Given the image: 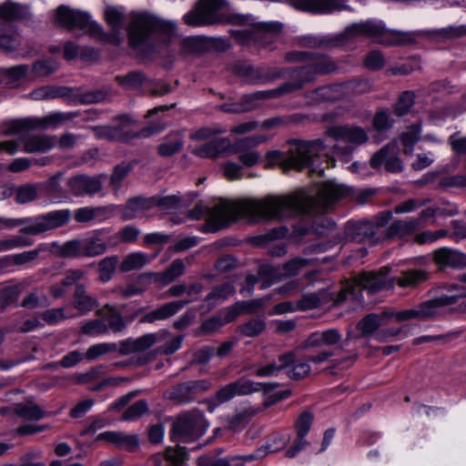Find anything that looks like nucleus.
<instances>
[{"mask_svg":"<svg viewBox=\"0 0 466 466\" xmlns=\"http://www.w3.org/2000/svg\"><path fill=\"white\" fill-rule=\"evenodd\" d=\"M188 453L186 447L177 444L175 447L165 449V459L170 466H182L188 460Z\"/></svg>","mask_w":466,"mask_h":466,"instance_id":"nucleus-55","label":"nucleus"},{"mask_svg":"<svg viewBox=\"0 0 466 466\" xmlns=\"http://www.w3.org/2000/svg\"><path fill=\"white\" fill-rule=\"evenodd\" d=\"M114 80L120 87L127 91H137L144 86L147 87L153 85V79L140 70L130 71L126 75H117Z\"/></svg>","mask_w":466,"mask_h":466,"instance_id":"nucleus-29","label":"nucleus"},{"mask_svg":"<svg viewBox=\"0 0 466 466\" xmlns=\"http://www.w3.org/2000/svg\"><path fill=\"white\" fill-rule=\"evenodd\" d=\"M348 42H350V34H347V27L343 32L335 35H327L321 38L307 35L299 39V45L308 48L337 47Z\"/></svg>","mask_w":466,"mask_h":466,"instance_id":"nucleus-26","label":"nucleus"},{"mask_svg":"<svg viewBox=\"0 0 466 466\" xmlns=\"http://www.w3.org/2000/svg\"><path fill=\"white\" fill-rule=\"evenodd\" d=\"M415 94L413 91H404L399 96L393 107V113L398 116L407 115L410 107L414 105Z\"/></svg>","mask_w":466,"mask_h":466,"instance_id":"nucleus-60","label":"nucleus"},{"mask_svg":"<svg viewBox=\"0 0 466 466\" xmlns=\"http://www.w3.org/2000/svg\"><path fill=\"white\" fill-rule=\"evenodd\" d=\"M63 177L64 174L62 172H58L45 181L41 185L45 194L56 198L64 197L65 191L61 186V180Z\"/></svg>","mask_w":466,"mask_h":466,"instance_id":"nucleus-54","label":"nucleus"},{"mask_svg":"<svg viewBox=\"0 0 466 466\" xmlns=\"http://www.w3.org/2000/svg\"><path fill=\"white\" fill-rule=\"evenodd\" d=\"M184 271L185 264L183 260L179 258L173 260L170 266L163 273H160L161 285L167 286L170 284L183 275Z\"/></svg>","mask_w":466,"mask_h":466,"instance_id":"nucleus-56","label":"nucleus"},{"mask_svg":"<svg viewBox=\"0 0 466 466\" xmlns=\"http://www.w3.org/2000/svg\"><path fill=\"white\" fill-rule=\"evenodd\" d=\"M135 162L127 163L125 161H122L121 163L115 166L110 176V185L115 188H118L121 182L133 170Z\"/></svg>","mask_w":466,"mask_h":466,"instance_id":"nucleus-58","label":"nucleus"},{"mask_svg":"<svg viewBox=\"0 0 466 466\" xmlns=\"http://www.w3.org/2000/svg\"><path fill=\"white\" fill-rule=\"evenodd\" d=\"M29 73V66L17 65L0 69V83L8 86H14Z\"/></svg>","mask_w":466,"mask_h":466,"instance_id":"nucleus-36","label":"nucleus"},{"mask_svg":"<svg viewBox=\"0 0 466 466\" xmlns=\"http://www.w3.org/2000/svg\"><path fill=\"white\" fill-rule=\"evenodd\" d=\"M208 421L203 411L193 409L175 417L172 421L169 436L173 442L192 441L204 435Z\"/></svg>","mask_w":466,"mask_h":466,"instance_id":"nucleus-9","label":"nucleus"},{"mask_svg":"<svg viewBox=\"0 0 466 466\" xmlns=\"http://www.w3.org/2000/svg\"><path fill=\"white\" fill-rule=\"evenodd\" d=\"M105 309H107L108 312L107 327L111 329L114 332H121L122 330H124L126 329V320L123 317L121 310L109 304H106L105 306Z\"/></svg>","mask_w":466,"mask_h":466,"instance_id":"nucleus-62","label":"nucleus"},{"mask_svg":"<svg viewBox=\"0 0 466 466\" xmlns=\"http://www.w3.org/2000/svg\"><path fill=\"white\" fill-rule=\"evenodd\" d=\"M69 209H60L48 212L46 214L33 218H22L15 219H5V226L14 228L25 225L19 232L23 235L36 236L44 232L53 230L66 226L71 218Z\"/></svg>","mask_w":466,"mask_h":466,"instance_id":"nucleus-8","label":"nucleus"},{"mask_svg":"<svg viewBox=\"0 0 466 466\" xmlns=\"http://www.w3.org/2000/svg\"><path fill=\"white\" fill-rule=\"evenodd\" d=\"M55 144V137L49 136H32L24 144V149L27 153L49 151Z\"/></svg>","mask_w":466,"mask_h":466,"instance_id":"nucleus-42","label":"nucleus"},{"mask_svg":"<svg viewBox=\"0 0 466 466\" xmlns=\"http://www.w3.org/2000/svg\"><path fill=\"white\" fill-rule=\"evenodd\" d=\"M342 84H329L314 88L311 96L320 102H334L341 96Z\"/></svg>","mask_w":466,"mask_h":466,"instance_id":"nucleus-44","label":"nucleus"},{"mask_svg":"<svg viewBox=\"0 0 466 466\" xmlns=\"http://www.w3.org/2000/svg\"><path fill=\"white\" fill-rule=\"evenodd\" d=\"M347 0H288L290 6L300 12L310 14H331L348 9Z\"/></svg>","mask_w":466,"mask_h":466,"instance_id":"nucleus-16","label":"nucleus"},{"mask_svg":"<svg viewBox=\"0 0 466 466\" xmlns=\"http://www.w3.org/2000/svg\"><path fill=\"white\" fill-rule=\"evenodd\" d=\"M228 309H220L216 315L202 321L199 327V335H212L216 333L219 329L224 327L226 324L231 323L232 321L227 320Z\"/></svg>","mask_w":466,"mask_h":466,"instance_id":"nucleus-37","label":"nucleus"},{"mask_svg":"<svg viewBox=\"0 0 466 466\" xmlns=\"http://www.w3.org/2000/svg\"><path fill=\"white\" fill-rule=\"evenodd\" d=\"M255 415L254 410H244L228 419V428L232 431H242Z\"/></svg>","mask_w":466,"mask_h":466,"instance_id":"nucleus-63","label":"nucleus"},{"mask_svg":"<svg viewBox=\"0 0 466 466\" xmlns=\"http://www.w3.org/2000/svg\"><path fill=\"white\" fill-rule=\"evenodd\" d=\"M459 294L455 295H441L439 297L432 298L427 300L428 308L431 311H432V320L438 319L441 316L440 309L447 306L453 305L458 302Z\"/></svg>","mask_w":466,"mask_h":466,"instance_id":"nucleus-47","label":"nucleus"},{"mask_svg":"<svg viewBox=\"0 0 466 466\" xmlns=\"http://www.w3.org/2000/svg\"><path fill=\"white\" fill-rule=\"evenodd\" d=\"M21 45L19 34L10 27L8 32L0 30V50L5 54L16 51Z\"/></svg>","mask_w":466,"mask_h":466,"instance_id":"nucleus-50","label":"nucleus"},{"mask_svg":"<svg viewBox=\"0 0 466 466\" xmlns=\"http://www.w3.org/2000/svg\"><path fill=\"white\" fill-rule=\"evenodd\" d=\"M391 318H394L397 322L410 319H418L420 321L432 320V311L429 309L427 300H425L413 309L389 312V319Z\"/></svg>","mask_w":466,"mask_h":466,"instance_id":"nucleus-33","label":"nucleus"},{"mask_svg":"<svg viewBox=\"0 0 466 466\" xmlns=\"http://www.w3.org/2000/svg\"><path fill=\"white\" fill-rule=\"evenodd\" d=\"M56 20L57 22L68 29H87L89 28L94 21H91V17L87 12L71 9L66 5H60L56 9Z\"/></svg>","mask_w":466,"mask_h":466,"instance_id":"nucleus-19","label":"nucleus"},{"mask_svg":"<svg viewBox=\"0 0 466 466\" xmlns=\"http://www.w3.org/2000/svg\"><path fill=\"white\" fill-rule=\"evenodd\" d=\"M57 69L58 63L54 59H42L33 63L31 71L35 76H47Z\"/></svg>","mask_w":466,"mask_h":466,"instance_id":"nucleus-64","label":"nucleus"},{"mask_svg":"<svg viewBox=\"0 0 466 466\" xmlns=\"http://www.w3.org/2000/svg\"><path fill=\"white\" fill-rule=\"evenodd\" d=\"M25 287L23 284L18 283L15 285L5 286L0 289V308L1 310H5L10 305L15 303L23 292Z\"/></svg>","mask_w":466,"mask_h":466,"instance_id":"nucleus-46","label":"nucleus"},{"mask_svg":"<svg viewBox=\"0 0 466 466\" xmlns=\"http://www.w3.org/2000/svg\"><path fill=\"white\" fill-rule=\"evenodd\" d=\"M149 411L148 403L146 400H139L129 406L122 414V420L134 421L140 419Z\"/></svg>","mask_w":466,"mask_h":466,"instance_id":"nucleus-57","label":"nucleus"},{"mask_svg":"<svg viewBox=\"0 0 466 466\" xmlns=\"http://www.w3.org/2000/svg\"><path fill=\"white\" fill-rule=\"evenodd\" d=\"M101 177H106V175L101 174L97 177L76 175L70 177L66 184L75 197L93 196L102 190Z\"/></svg>","mask_w":466,"mask_h":466,"instance_id":"nucleus-18","label":"nucleus"},{"mask_svg":"<svg viewBox=\"0 0 466 466\" xmlns=\"http://www.w3.org/2000/svg\"><path fill=\"white\" fill-rule=\"evenodd\" d=\"M289 144L295 146L296 152L291 151L289 156L283 157V152L279 150H271L267 152L266 158L268 162L280 160V166L284 171L295 169L299 172L309 167V175L317 174L319 177H324L325 167L321 163L325 161L327 167L334 166L335 159L327 154H320L326 148L324 140L317 138L313 140L291 139Z\"/></svg>","mask_w":466,"mask_h":466,"instance_id":"nucleus-3","label":"nucleus"},{"mask_svg":"<svg viewBox=\"0 0 466 466\" xmlns=\"http://www.w3.org/2000/svg\"><path fill=\"white\" fill-rule=\"evenodd\" d=\"M267 140L268 137L264 135H255L238 139L234 144H231L230 153L246 151L266 142Z\"/></svg>","mask_w":466,"mask_h":466,"instance_id":"nucleus-53","label":"nucleus"},{"mask_svg":"<svg viewBox=\"0 0 466 466\" xmlns=\"http://www.w3.org/2000/svg\"><path fill=\"white\" fill-rule=\"evenodd\" d=\"M211 387L212 382L207 379L187 380L172 385L166 390L165 398L177 405H185L194 402Z\"/></svg>","mask_w":466,"mask_h":466,"instance_id":"nucleus-12","label":"nucleus"},{"mask_svg":"<svg viewBox=\"0 0 466 466\" xmlns=\"http://www.w3.org/2000/svg\"><path fill=\"white\" fill-rule=\"evenodd\" d=\"M282 30L283 24L280 22H259L254 24L250 29L231 31V35L242 45L254 42L266 46L270 45Z\"/></svg>","mask_w":466,"mask_h":466,"instance_id":"nucleus-11","label":"nucleus"},{"mask_svg":"<svg viewBox=\"0 0 466 466\" xmlns=\"http://www.w3.org/2000/svg\"><path fill=\"white\" fill-rule=\"evenodd\" d=\"M148 262L147 255L143 252H132L124 258L119 265V269L121 272H129L140 269Z\"/></svg>","mask_w":466,"mask_h":466,"instance_id":"nucleus-48","label":"nucleus"},{"mask_svg":"<svg viewBox=\"0 0 466 466\" xmlns=\"http://www.w3.org/2000/svg\"><path fill=\"white\" fill-rule=\"evenodd\" d=\"M226 0H198L194 7L183 16L187 25L198 27L216 25L222 22L228 24L245 25L250 23V15H230L228 16L218 15L224 8Z\"/></svg>","mask_w":466,"mask_h":466,"instance_id":"nucleus-5","label":"nucleus"},{"mask_svg":"<svg viewBox=\"0 0 466 466\" xmlns=\"http://www.w3.org/2000/svg\"><path fill=\"white\" fill-rule=\"evenodd\" d=\"M117 264L118 256L116 255L106 257L103 259H101L97 265L99 272V281L103 283L108 282L112 279Z\"/></svg>","mask_w":466,"mask_h":466,"instance_id":"nucleus-52","label":"nucleus"},{"mask_svg":"<svg viewBox=\"0 0 466 466\" xmlns=\"http://www.w3.org/2000/svg\"><path fill=\"white\" fill-rule=\"evenodd\" d=\"M433 260L440 270L447 268L461 269L466 268V254L450 248H441L433 252Z\"/></svg>","mask_w":466,"mask_h":466,"instance_id":"nucleus-21","label":"nucleus"},{"mask_svg":"<svg viewBox=\"0 0 466 466\" xmlns=\"http://www.w3.org/2000/svg\"><path fill=\"white\" fill-rule=\"evenodd\" d=\"M231 142L228 137L212 139L192 150V153L202 158L216 159L221 155L230 153Z\"/></svg>","mask_w":466,"mask_h":466,"instance_id":"nucleus-27","label":"nucleus"},{"mask_svg":"<svg viewBox=\"0 0 466 466\" xmlns=\"http://www.w3.org/2000/svg\"><path fill=\"white\" fill-rule=\"evenodd\" d=\"M191 299H180L167 302L157 309L144 314L139 319V323H154L157 320H165L176 315L186 305L189 304Z\"/></svg>","mask_w":466,"mask_h":466,"instance_id":"nucleus-24","label":"nucleus"},{"mask_svg":"<svg viewBox=\"0 0 466 466\" xmlns=\"http://www.w3.org/2000/svg\"><path fill=\"white\" fill-rule=\"evenodd\" d=\"M299 208V200L292 197H268L262 200H247L241 203L220 204L214 207L210 218L201 226L203 233H215L227 228V218L241 216L254 222L262 219H283L295 214Z\"/></svg>","mask_w":466,"mask_h":466,"instance_id":"nucleus-1","label":"nucleus"},{"mask_svg":"<svg viewBox=\"0 0 466 466\" xmlns=\"http://www.w3.org/2000/svg\"><path fill=\"white\" fill-rule=\"evenodd\" d=\"M76 113H54L41 119H15L7 123L5 135H18L25 131L33 130L36 127L47 128L49 127H56L64 120L72 119L76 116Z\"/></svg>","mask_w":466,"mask_h":466,"instance_id":"nucleus-13","label":"nucleus"},{"mask_svg":"<svg viewBox=\"0 0 466 466\" xmlns=\"http://www.w3.org/2000/svg\"><path fill=\"white\" fill-rule=\"evenodd\" d=\"M236 292L235 287L230 282H224L212 289V290L204 298V302L199 307V310H203L204 313L210 312L214 309L218 303L217 299L227 300L230 296Z\"/></svg>","mask_w":466,"mask_h":466,"instance_id":"nucleus-31","label":"nucleus"},{"mask_svg":"<svg viewBox=\"0 0 466 466\" xmlns=\"http://www.w3.org/2000/svg\"><path fill=\"white\" fill-rule=\"evenodd\" d=\"M73 307L81 314H87L99 307L98 300L90 296L83 283H77L75 287L73 294Z\"/></svg>","mask_w":466,"mask_h":466,"instance_id":"nucleus-32","label":"nucleus"},{"mask_svg":"<svg viewBox=\"0 0 466 466\" xmlns=\"http://www.w3.org/2000/svg\"><path fill=\"white\" fill-rule=\"evenodd\" d=\"M152 200L150 198L137 196L127 200L124 207L121 208V219L128 221L136 218L137 212L152 208Z\"/></svg>","mask_w":466,"mask_h":466,"instance_id":"nucleus-34","label":"nucleus"},{"mask_svg":"<svg viewBox=\"0 0 466 466\" xmlns=\"http://www.w3.org/2000/svg\"><path fill=\"white\" fill-rule=\"evenodd\" d=\"M347 34H350V41L359 37L374 38L382 46H397V31L387 29L381 21L367 20L352 23L347 26Z\"/></svg>","mask_w":466,"mask_h":466,"instance_id":"nucleus-10","label":"nucleus"},{"mask_svg":"<svg viewBox=\"0 0 466 466\" xmlns=\"http://www.w3.org/2000/svg\"><path fill=\"white\" fill-rule=\"evenodd\" d=\"M271 298V295H266L262 298L250 300H238L234 304L226 307L228 309V316L226 319L228 321H234L242 313H255L257 310L264 308Z\"/></svg>","mask_w":466,"mask_h":466,"instance_id":"nucleus-25","label":"nucleus"},{"mask_svg":"<svg viewBox=\"0 0 466 466\" xmlns=\"http://www.w3.org/2000/svg\"><path fill=\"white\" fill-rule=\"evenodd\" d=\"M266 321L260 318H251L247 322L238 326L237 329L244 337L255 338L266 329Z\"/></svg>","mask_w":466,"mask_h":466,"instance_id":"nucleus-51","label":"nucleus"},{"mask_svg":"<svg viewBox=\"0 0 466 466\" xmlns=\"http://www.w3.org/2000/svg\"><path fill=\"white\" fill-rule=\"evenodd\" d=\"M376 234L374 224L368 219L350 220L345 224L344 235L347 240L361 243Z\"/></svg>","mask_w":466,"mask_h":466,"instance_id":"nucleus-22","label":"nucleus"},{"mask_svg":"<svg viewBox=\"0 0 466 466\" xmlns=\"http://www.w3.org/2000/svg\"><path fill=\"white\" fill-rule=\"evenodd\" d=\"M360 285L370 294H375L382 289H388L387 276L372 272L364 273L360 277Z\"/></svg>","mask_w":466,"mask_h":466,"instance_id":"nucleus-43","label":"nucleus"},{"mask_svg":"<svg viewBox=\"0 0 466 466\" xmlns=\"http://www.w3.org/2000/svg\"><path fill=\"white\" fill-rule=\"evenodd\" d=\"M388 322V311H384L380 315L376 313L367 314L357 323V329L360 331L358 338L374 337V334L379 330L380 327L387 325Z\"/></svg>","mask_w":466,"mask_h":466,"instance_id":"nucleus-30","label":"nucleus"},{"mask_svg":"<svg viewBox=\"0 0 466 466\" xmlns=\"http://www.w3.org/2000/svg\"><path fill=\"white\" fill-rule=\"evenodd\" d=\"M134 120L127 115H121L114 118L112 128L116 129V136L119 137L118 142L127 143L134 138L148 137L154 133H158L162 128H155L151 126L142 128L138 132H132L127 129Z\"/></svg>","mask_w":466,"mask_h":466,"instance_id":"nucleus-20","label":"nucleus"},{"mask_svg":"<svg viewBox=\"0 0 466 466\" xmlns=\"http://www.w3.org/2000/svg\"><path fill=\"white\" fill-rule=\"evenodd\" d=\"M114 206L86 207L76 210L75 219L78 223H86L95 219L98 216L111 217L114 214Z\"/></svg>","mask_w":466,"mask_h":466,"instance_id":"nucleus-40","label":"nucleus"},{"mask_svg":"<svg viewBox=\"0 0 466 466\" xmlns=\"http://www.w3.org/2000/svg\"><path fill=\"white\" fill-rule=\"evenodd\" d=\"M14 412L26 420H39L51 415V412L43 410L39 405L33 403V401L15 404Z\"/></svg>","mask_w":466,"mask_h":466,"instance_id":"nucleus-39","label":"nucleus"},{"mask_svg":"<svg viewBox=\"0 0 466 466\" xmlns=\"http://www.w3.org/2000/svg\"><path fill=\"white\" fill-rule=\"evenodd\" d=\"M279 67L273 66H254L246 62H238L234 66V73L246 78L247 83L250 85H261L280 79L279 74Z\"/></svg>","mask_w":466,"mask_h":466,"instance_id":"nucleus-14","label":"nucleus"},{"mask_svg":"<svg viewBox=\"0 0 466 466\" xmlns=\"http://www.w3.org/2000/svg\"><path fill=\"white\" fill-rule=\"evenodd\" d=\"M105 231L106 228L97 229L86 238H74L61 245L53 243V247L62 258H95L107 251V245L100 237Z\"/></svg>","mask_w":466,"mask_h":466,"instance_id":"nucleus-7","label":"nucleus"},{"mask_svg":"<svg viewBox=\"0 0 466 466\" xmlns=\"http://www.w3.org/2000/svg\"><path fill=\"white\" fill-rule=\"evenodd\" d=\"M317 186L318 190L316 194L307 198L309 209L317 208L323 210L327 209L329 206L347 197L353 198L359 205H364L377 192V190L373 188H365L358 191L352 187L339 185L332 180L320 182Z\"/></svg>","mask_w":466,"mask_h":466,"instance_id":"nucleus-6","label":"nucleus"},{"mask_svg":"<svg viewBox=\"0 0 466 466\" xmlns=\"http://www.w3.org/2000/svg\"><path fill=\"white\" fill-rule=\"evenodd\" d=\"M31 17L30 8L26 5L6 0L0 5V20L12 23L29 20Z\"/></svg>","mask_w":466,"mask_h":466,"instance_id":"nucleus-28","label":"nucleus"},{"mask_svg":"<svg viewBox=\"0 0 466 466\" xmlns=\"http://www.w3.org/2000/svg\"><path fill=\"white\" fill-rule=\"evenodd\" d=\"M341 334L337 329H329L326 330H318L312 332L300 343L298 349L308 350L310 348H321L323 346L330 347L337 345L341 340Z\"/></svg>","mask_w":466,"mask_h":466,"instance_id":"nucleus-23","label":"nucleus"},{"mask_svg":"<svg viewBox=\"0 0 466 466\" xmlns=\"http://www.w3.org/2000/svg\"><path fill=\"white\" fill-rule=\"evenodd\" d=\"M288 233L289 228L285 226L273 228L263 234L253 237L251 243L257 247H265L274 240L286 238Z\"/></svg>","mask_w":466,"mask_h":466,"instance_id":"nucleus-45","label":"nucleus"},{"mask_svg":"<svg viewBox=\"0 0 466 466\" xmlns=\"http://www.w3.org/2000/svg\"><path fill=\"white\" fill-rule=\"evenodd\" d=\"M325 135L337 141L349 142L355 147L365 144L369 140V136L365 129L359 126H331L326 129Z\"/></svg>","mask_w":466,"mask_h":466,"instance_id":"nucleus-17","label":"nucleus"},{"mask_svg":"<svg viewBox=\"0 0 466 466\" xmlns=\"http://www.w3.org/2000/svg\"><path fill=\"white\" fill-rule=\"evenodd\" d=\"M119 31L120 30H112L110 33H106L100 25L97 23H93L89 28V35L98 38L105 43L117 46L120 43Z\"/></svg>","mask_w":466,"mask_h":466,"instance_id":"nucleus-61","label":"nucleus"},{"mask_svg":"<svg viewBox=\"0 0 466 466\" xmlns=\"http://www.w3.org/2000/svg\"><path fill=\"white\" fill-rule=\"evenodd\" d=\"M276 89L256 91L250 94H245L240 98V103L245 112H249L258 106V101L278 98Z\"/></svg>","mask_w":466,"mask_h":466,"instance_id":"nucleus-41","label":"nucleus"},{"mask_svg":"<svg viewBox=\"0 0 466 466\" xmlns=\"http://www.w3.org/2000/svg\"><path fill=\"white\" fill-rule=\"evenodd\" d=\"M418 228V221L414 220L413 218L398 219L393 221L387 228L386 236L388 238H403L412 234Z\"/></svg>","mask_w":466,"mask_h":466,"instance_id":"nucleus-38","label":"nucleus"},{"mask_svg":"<svg viewBox=\"0 0 466 466\" xmlns=\"http://www.w3.org/2000/svg\"><path fill=\"white\" fill-rule=\"evenodd\" d=\"M176 35V25L143 13L132 19L128 42L132 49L149 56L168 46Z\"/></svg>","mask_w":466,"mask_h":466,"instance_id":"nucleus-2","label":"nucleus"},{"mask_svg":"<svg viewBox=\"0 0 466 466\" xmlns=\"http://www.w3.org/2000/svg\"><path fill=\"white\" fill-rule=\"evenodd\" d=\"M339 66L331 56H322L318 61L300 66L279 67V74L281 78L289 81L281 83L276 87L279 97L303 90L306 86L314 84L319 76H328L339 71Z\"/></svg>","mask_w":466,"mask_h":466,"instance_id":"nucleus-4","label":"nucleus"},{"mask_svg":"<svg viewBox=\"0 0 466 466\" xmlns=\"http://www.w3.org/2000/svg\"><path fill=\"white\" fill-rule=\"evenodd\" d=\"M429 278L430 273L425 269L410 268L401 271L395 281L401 288H414L427 281Z\"/></svg>","mask_w":466,"mask_h":466,"instance_id":"nucleus-35","label":"nucleus"},{"mask_svg":"<svg viewBox=\"0 0 466 466\" xmlns=\"http://www.w3.org/2000/svg\"><path fill=\"white\" fill-rule=\"evenodd\" d=\"M180 49L183 55H196L203 53L206 46L201 37L188 36L181 41Z\"/></svg>","mask_w":466,"mask_h":466,"instance_id":"nucleus-59","label":"nucleus"},{"mask_svg":"<svg viewBox=\"0 0 466 466\" xmlns=\"http://www.w3.org/2000/svg\"><path fill=\"white\" fill-rule=\"evenodd\" d=\"M322 56H329L327 54L324 53H319V52H311V51H289L287 52L284 56V60L287 63H311L312 61H318Z\"/></svg>","mask_w":466,"mask_h":466,"instance_id":"nucleus-49","label":"nucleus"},{"mask_svg":"<svg viewBox=\"0 0 466 466\" xmlns=\"http://www.w3.org/2000/svg\"><path fill=\"white\" fill-rule=\"evenodd\" d=\"M265 457L263 450H256L247 455L218 457L216 453H205L198 457L197 466H245L244 461H252Z\"/></svg>","mask_w":466,"mask_h":466,"instance_id":"nucleus-15","label":"nucleus"}]
</instances>
